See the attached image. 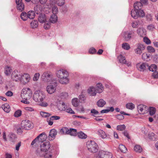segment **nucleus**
I'll list each match as a JSON object with an SVG mask.
<instances>
[{
  "label": "nucleus",
  "mask_w": 158,
  "mask_h": 158,
  "mask_svg": "<svg viewBox=\"0 0 158 158\" xmlns=\"http://www.w3.org/2000/svg\"><path fill=\"white\" fill-rule=\"evenodd\" d=\"M17 9L18 10L22 11L24 8V6L23 3H21L17 5Z\"/></svg>",
  "instance_id": "43"
},
{
  "label": "nucleus",
  "mask_w": 158,
  "mask_h": 158,
  "mask_svg": "<svg viewBox=\"0 0 158 158\" xmlns=\"http://www.w3.org/2000/svg\"><path fill=\"white\" fill-rule=\"evenodd\" d=\"M11 71V69L10 67H7L5 68V73L6 75H8L10 74Z\"/></svg>",
  "instance_id": "49"
},
{
  "label": "nucleus",
  "mask_w": 158,
  "mask_h": 158,
  "mask_svg": "<svg viewBox=\"0 0 158 158\" xmlns=\"http://www.w3.org/2000/svg\"><path fill=\"white\" fill-rule=\"evenodd\" d=\"M126 107L128 109L132 110L135 108V105L132 103H128L126 104Z\"/></svg>",
  "instance_id": "40"
},
{
  "label": "nucleus",
  "mask_w": 158,
  "mask_h": 158,
  "mask_svg": "<svg viewBox=\"0 0 158 158\" xmlns=\"http://www.w3.org/2000/svg\"><path fill=\"white\" fill-rule=\"evenodd\" d=\"M30 25L31 27L32 28H36L38 26V21L36 20H33L31 23Z\"/></svg>",
  "instance_id": "34"
},
{
  "label": "nucleus",
  "mask_w": 158,
  "mask_h": 158,
  "mask_svg": "<svg viewBox=\"0 0 158 158\" xmlns=\"http://www.w3.org/2000/svg\"><path fill=\"white\" fill-rule=\"evenodd\" d=\"M77 135L78 137L81 139H85L87 137V135L81 131H80L77 133Z\"/></svg>",
  "instance_id": "30"
},
{
  "label": "nucleus",
  "mask_w": 158,
  "mask_h": 158,
  "mask_svg": "<svg viewBox=\"0 0 158 158\" xmlns=\"http://www.w3.org/2000/svg\"><path fill=\"white\" fill-rule=\"evenodd\" d=\"M155 134L152 132H151L149 133L148 134V137L149 138L153 140H155L156 139V137Z\"/></svg>",
  "instance_id": "44"
},
{
  "label": "nucleus",
  "mask_w": 158,
  "mask_h": 158,
  "mask_svg": "<svg viewBox=\"0 0 158 158\" xmlns=\"http://www.w3.org/2000/svg\"><path fill=\"white\" fill-rule=\"evenodd\" d=\"M143 41L147 44H151L150 40L147 37H144L143 38Z\"/></svg>",
  "instance_id": "60"
},
{
  "label": "nucleus",
  "mask_w": 158,
  "mask_h": 158,
  "mask_svg": "<svg viewBox=\"0 0 158 158\" xmlns=\"http://www.w3.org/2000/svg\"><path fill=\"white\" fill-rule=\"evenodd\" d=\"M51 23L50 22H47V23L45 22V23L44 25V28L45 29H48L50 28V27Z\"/></svg>",
  "instance_id": "54"
},
{
  "label": "nucleus",
  "mask_w": 158,
  "mask_h": 158,
  "mask_svg": "<svg viewBox=\"0 0 158 158\" xmlns=\"http://www.w3.org/2000/svg\"><path fill=\"white\" fill-rule=\"evenodd\" d=\"M131 16L135 19H136L139 17H143L145 15V13L143 10L139 11L134 10H132L131 12Z\"/></svg>",
  "instance_id": "6"
},
{
  "label": "nucleus",
  "mask_w": 158,
  "mask_h": 158,
  "mask_svg": "<svg viewBox=\"0 0 158 158\" xmlns=\"http://www.w3.org/2000/svg\"><path fill=\"white\" fill-rule=\"evenodd\" d=\"M38 20L40 23H45L46 20V15L44 14L40 13L38 17Z\"/></svg>",
  "instance_id": "18"
},
{
  "label": "nucleus",
  "mask_w": 158,
  "mask_h": 158,
  "mask_svg": "<svg viewBox=\"0 0 158 158\" xmlns=\"http://www.w3.org/2000/svg\"><path fill=\"white\" fill-rule=\"evenodd\" d=\"M64 3V0H57L56 1V4L60 6H63Z\"/></svg>",
  "instance_id": "52"
},
{
  "label": "nucleus",
  "mask_w": 158,
  "mask_h": 158,
  "mask_svg": "<svg viewBox=\"0 0 158 158\" xmlns=\"http://www.w3.org/2000/svg\"><path fill=\"white\" fill-rule=\"evenodd\" d=\"M90 112L92 114L91 115L94 117H96L95 115L99 114V112L95 109H92L91 110Z\"/></svg>",
  "instance_id": "50"
},
{
  "label": "nucleus",
  "mask_w": 158,
  "mask_h": 158,
  "mask_svg": "<svg viewBox=\"0 0 158 158\" xmlns=\"http://www.w3.org/2000/svg\"><path fill=\"white\" fill-rule=\"evenodd\" d=\"M106 102L102 99H99L97 103V105L99 107H103L106 104Z\"/></svg>",
  "instance_id": "25"
},
{
  "label": "nucleus",
  "mask_w": 158,
  "mask_h": 158,
  "mask_svg": "<svg viewBox=\"0 0 158 158\" xmlns=\"http://www.w3.org/2000/svg\"><path fill=\"white\" fill-rule=\"evenodd\" d=\"M42 6L40 5H36L34 8V10L36 14H38L39 13H40L42 10Z\"/></svg>",
  "instance_id": "32"
},
{
  "label": "nucleus",
  "mask_w": 158,
  "mask_h": 158,
  "mask_svg": "<svg viewBox=\"0 0 158 158\" xmlns=\"http://www.w3.org/2000/svg\"><path fill=\"white\" fill-rule=\"evenodd\" d=\"M157 67L156 65L154 64H151L150 66H149L148 64V69L150 71L154 72L156 71L157 69Z\"/></svg>",
  "instance_id": "31"
},
{
  "label": "nucleus",
  "mask_w": 158,
  "mask_h": 158,
  "mask_svg": "<svg viewBox=\"0 0 158 158\" xmlns=\"http://www.w3.org/2000/svg\"><path fill=\"white\" fill-rule=\"evenodd\" d=\"M56 75L59 78L60 82L62 84H67L69 82L68 78L69 74L68 72L65 70L61 69L56 71Z\"/></svg>",
  "instance_id": "1"
},
{
  "label": "nucleus",
  "mask_w": 158,
  "mask_h": 158,
  "mask_svg": "<svg viewBox=\"0 0 158 158\" xmlns=\"http://www.w3.org/2000/svg\"><path fill=\"white\" fill-rule=\"evenodd\" d=\"M59 133L61 135H70L71 136H76L77 134V130L76 129L63 127L60 129Z\"/></svg>",
  "instance_id": "2"
},
{
  "label": "nucleus",
  "mask_w": 158,
  "mask_h": 158,
  "mask_svg": "<svg viewBox=\"0 0 158 158\" xmlns=\"http://www.w3.org/2000/svg\"><path fill=\"white\" fill-rule=\"evenodd\" d=\"M27 14L25 12H22L20 15V17L21 19L24 21H26L28 18L27 17Z\"/></svg>",
  "instance_id": "33"
},
{
  "label": "nucleus",
  "mask_w": 158,
  "mask_h": 158,
  "mask_svg": "<svg viewBox=\"0 0 158 158\" xmlns=\"http://www.w3.org/2000/svg\"><path fill=\"white\" fill-rule=\"evenodd\" d=\"M138 34L141 37H143L145 35V30L143 28H140L137 29Z\"/></svg>",
  "instance_id": "24"
},
{
  "label": "nucleus",
  "mask_w": 158,
  "mask_h": 158,
  "mask_svg": "<svg viewBox=\"0 0 158 158\" xmlns=\"http://www.w3.org/2000/svg\"><path fill=\"white\" fill-rule=\"evenodd\" d=\"M147 49L149 52H154L155 50L154 48L151 46H148L147 48Z\"/></svg>",
  "instance_id": "53"
},
{
  "label": "nucleus",
  "mask_w": 158,
  "mask_h": 158,
  "mask_svg": "<svg viewBox=\"0 0 158 158\" xmlns=\"http://www.w3.org/2000/svg\"><path fill=\"white\" fill-rule=\"evenodd\" d=\"M119 148L122 152L126 153L127 151L126 147L123 144H120L119 146Z\"/></svg>",
  "instance_id": "37"
},
{
  "label": "nucleus",
  "mask_w": 158,
  "mask_h": 158,
  "mask_svg": "<svg viewBox=\"0 0 158 158\" xmlns=\"http://www.w3.org/2000/svg\"><path fill=\"white\" fill-rule=\"evenodd\" d=\"M150 54L146 53H143L142 55V58L143 60L148 61L150 60Z\"/></svg>",
  "instance_id": "35"
},
{
  "label": "nucleus",
  "mask_w": 158,
  "mask_h": 158,
  "mask_svg": "<svg viewBox=\"0 0 158 158\" xmlns=\"http://www.w3.org/2000/svg\"><path fill=\"white\" fill-rule=\"evenodd\" d=\"M17 138L16 135L13 134H11L10 135V140L12 142H15V139Z\"/></svg>",
  "instance_id": "51"
},
{
  "label": "nucleus",
  "mask_w": 158,
  "mask_h": 158,
  "mask_svg": "<svg viewBox=\"0 0 158 158\" xmlns=\"http://www.w3.org/2000/svg\"><path fill=\"white\" fill-rule=\"evenodd\" d=\"M134 150L136 152H140L142 151V148L139 145H136L134 148Z\"/></svg>",
  "instance_id": "42"
},
{
  "label": "nucleus",
  "mask_w": 158,
  "mask_h": 158,
  "mask_svg": "<svg viewBox=\"0 0 158 158\" xmlns=\"http://www.w3.org/2000/svg\"><path fill=\"white\" fill-rule=\"evenodd\" d=\"M40 115L43 117L47 118L49 117L52 115L51 114L43 111H41L40 113Z\"/></svg>",
  "instance_id": "36"
},
{
  "label": "nucleus",
  "mask_w": 158,
  "mask_h": 158,
  "mask_svg": "<svg viewBox=\"0 0 158 158\" xmlns=\"http://www.w3.org/2000/svg\"><path fill=\"white\" fill-rule=\"evenodd\" d=\"M156 110L155 107H149V111L150 114L151 115H153L155 113Z\"/></svg>",
  "instance_id": "38"
},
{
  "label": "nucleus",
  "mask_w": 158,
  "mask_h": 158,
  "mask_svg": "<svg viewBox=\"0 0 158 158\" xmlns=\"http://www.w3.org/2000/svg\"><path fill=\"white\" fill-rule=\"evenodd\" d=\"M2 108L5 112L9 113L10 110V106L7 103L3 104L2 106Z\"/></svg>",
  "instance_id": "23"
},
{
  "label": "nucleus",
  "mask_w": 158,
  "mask_h": 158,
  "mask_svg": "<svg viewBox=\"0 0 158 158\" xmlns=\"http://www.w3.org/2000/svg\"><path fill=\"white\" fill-rule=\"evenodd\" d=\"M136 66L138 70L143 72L145 70L148 69V64L146 62L143 63L141 64L138 63L136 64Z\"/></svg>",
  "instance_id": "11"
},
{
  "label": "nucleus",
  "mask_w": 158,
  "mask_h": 158,
  "mask_svg": "<svg viewBox=\"0 0 158 158\" xmlns=\"http://www.w3.org/2000/svg\"><path fill=\"white\" fill-rule=\"evenodd\" d=\"M30 75L27 73L24 74L20 78V81L23 84H25L28 83L30 80Z\"/></svg>",
  "instance_id": "14"
},
{
  "label": "nucleus",
  "mask_w": 158,
  "mask_h": 158,
  "mask_svg": "<svg viewBox=\"0 0 158 158\" xmlns=\"http://www.w3.org/2000/svg\"><path fill=\"white\" fill-rule=\"evenodd\" d=\"M50 21L52 23H56L57 20V17L56 15L54 14H52L50 18Z\"/></svg>",
  "instance_id": "27"
},
{
  "label": "nucleus",
  "mask_w": 158,
  "mask_h": 158,
  "mask_svg": "<svg viewBox=\"0 0 158 158\" xmlns=\"http://www.w3.org/2000/svg\"><path fill=\"white\" fill-rule=\"evenodd\" d=\"M40 76V74L39 73H35L33 78V80L35 81H37L39 79Z\"/></svg>",
  "instance_id": "56"
},
{
  "label": "nucleus",
  "mask_w": 158,
  "mask_h": 158,
  "mask_svg": "<svg viewBox=\"0 0 158 158\" xmlns=\"http://www.w3.org/2000/svg\"><path fill=\"white\" fill-rule=\"evenodd\" d=\"M12 79L15 81H20V78L21 77V75L20 73L17 70H15L11 74Z\"/></svg>",
  "instance_id": "10"
},
{
  "label": "nucleus",
  "mask_w": 158,
  "mask_h": 158,
  "mask_svg": "<svg viewBox=\"0 0 158 158\" xmlns=\"http://www.w3.org/2000/svg\"><path fill=\"white\" fill-rule=\"evenodd\" d=\"M144 107H143V111L142 112V114H143L146 113L149 111V108L147 106L144 105Z\"/></svg>",
  "instance_id": "58"
},
{
  "label": "nucleus",
  "mask_w": 158,
  "mask_h": 158,
  "mask_svg": "<svg viewBox=\"0 0 158 158\" xmlns=\"http://www.w3.org/2000/svg\"><path fill=\"white\" fill-rule=\"evenodd\" d=\"M43 135L44 136V138H47V136L45 133L44 132L42 133L32 141L31 143V145H33L36 142H39L40 141L38 140L39 138L40 137H42Z\"/></svg>",
  "instance_id": "20"
},
{
  "label": "nucleus",
  "mask_w": 158,
  "mask_h": 158,
  "mask_svg": "<svg viewBox=\"0 0 158 158\" xmlns=\"http://www.w3.org/2000/svg\"><path fill=\"white\" fill-rule=\"evenodd\" d=\"M27 17L28 18L31 19H33L35 16V12L32 10L29 11L27 12Z\"/></svg>",
  "instance_id": "28"
},
{
  "label": "nucleus",
  "mask_w": 158,
  "mask_h": 158,
  "mask_svg": "<svg viewBox=\"0 0 158 158\" xmlns=\"http://www.w3.org/2000/svg\"><path fill=\"white\" fill-rule=\"evenodd\" d=\"M32 95V91L30 88H27L23 89L21 96L23 99H29Z\"/></svg>",
  "instance_id": "5"
},
{
  "label": "nucleus",
  "mask_w": 158,
  "mask_h": 158,
  "mask_svg": "<svg viewBox=\"0 0 158 158\" xmlns=\"http://www.w3.org/2000/svg\"><path fill=\"white\" fill-rule=\"evenodd\" d=\"M117 130L118 131H123L126 128V126L124 125H118L117 127Z\"/></svg>",
  "instance_id": "46"
},
{
  "label": "nucleus",
  "mask_w": 158,
  "mask_h": 158,
  "mask_svg": "<svg viewBox=\"0 0 158 158\" xmlns=\"http://www.w3.org/2000/svg\"><path fill=\"white\" fill-rule=\"evenodd\" d=\"M79 98L80 102H81L85 100L86 98L85 96L83 94L82 92L81 94L79 96Z\"/></svg>",
  "instance_id": "48"
},
{
  "label": "nucleus",
  "mask_w": 158,
  "mask_h": 158,
  "mask_svg": "<svg viewBox=\"0 0 158 158\" xmlns=\"http://www.w3.org/2000/svg\"><path fill=\"white\" fill-rule=\"evenodd\" d=\"M98 134L102 139L106 138L107 135L106 133L102 130L100 129L97 131Z\"/></svg>",
  "instance_id": "26"
},
{
  "label": "nucleus",
  "mask_w": 158,
  "mask_h": 158,
  "mask_svg": "<svg viewBox=\"0 0 158 158\" xmlns=\"http://www.w3.org/2000/svg\"><path fill=\"white\" fill-rule=\"evenodd\" d=\"M22 114V111L19 110H18L15 112L14 114V116L15 117H18L20 116Z\"/></svg>",
  "instance_id": "47"
},
{
  "label": "nucleus",
  "mask_w": 158,
  "mask_h": 158,
  "mask_svg": "<svg viewBox=\"0 0 158 158\" xmlns=\"http://www.w3.org/2000/svg\"><path fill=\"white\" fill-rule=\"evenodd\" d=\"M42 152L43 151H41L40 150V151L38 150H37L36 151V154L37 155V156H40L41 157L43 156H44V154L42 153Z\"/></svg>",
  "instance_id": "61"
},
{
  "label": "nucleus",
  "mask_w": 158,
  "mask_h": 158,
  "mask_svg": "<svg viewBox=\"0 0 158 158\" xmlns=\"http://www.w3.org/2000/svg\"><path fill=\"white\" fill-rule=\"evenodd\" d=\"M73 105L75 107L79 105V102L77 98H73L72 100Z\"/></svg>",
  "instance_id": "39"
},
{
  "label": "nucleus",
  "mask_w": 158,
  "mask_h": 158,
  "mask_svg": "<svg viewBox=\"0 0 158 158\" xmlns=\"http://www.w3.org/2000/svg\"><path fill=\"white\" fill-rule=\"evenodd\" d=\"M98 156L99 158H112V156L110 152L101 151L99 153Z\"/></svg>",
  "instance_id": "9"
},
{
  "label": "nucleus",
  "mask_w": 158,
  "mask_h": 158,
  "mask_svg": "<svg viewBox=\"0 0 158 158\" xmlns=\"http://www.w3.org/2000/svg\"><path fill=\"white\" fill-rule=\"evenodd\" d=\"M122 48L126 50H129L130 48V45L127 43H124L122 44Z\"/></svg>",
  "instance_id": "41"
},
{
  "label": "nucleus",
  "mask_w": 158,
  "mask_h": 158,
  "mask_svg": "<svg viewBox=\"0 0 158 158\" xmlns=\"http://www.w3.org/2000/svg\"><path fill=\"white\" fill-rule=\"evenodd\" d=\"M152 76L155 79H158V72L156 71L152 73Z\"/></svg>",
  "instance_id": "57"
},
{
  "label": "nucleus",
  "mask_w": 158,
  "mask_h": 158,
  "mask_svg": "<svg viewBox=\"0 0 158 158\" xmlns=\"http://www.w3.org/2000/svg\"><path fill=\"white\" fill-rule=\"evenodd\" d=\"M21 127L23 129L28 130L33 127V124L31 121L26 119L22 121L21 123Z\"/></svg>",
  "instance_id": "7"
},
{
  "label": "nucleus",
  "mask_w": 158,
  "mask_h": 158,
  "mask_svg": "<svg viewBox=\"0 0 158 158\" xmlns=\"http://www.w3.org/2000/svg\"><path fill=\"white\" fill-rule=\"evenodd\" d=\"M96 50L94 48H91L89 51V52L90 54H94L96 53Z\"/></svg>",
  "instance_id": "59"
},
{
  "label": "nucleus",
  "mask_w": 158,
  "mask_h": 158,
  "mask_svg": "<svg viewBox=\"0 0 158 158\" xmlns=\"http://www.w3.org/2000/svg\"><path fill=\"white\" fill-rule=\"evenodd\" d=\"M116 117L118 119L122 120L124 119V117L122 114H118L116 116Z\"/></svg>",
  "instance_id": "62"
},
{
  "label": "nucleus",
  "mask_w": 158,
  "mask_h": 158,
  "mask_svg": "<svg viewBox=\"0 0 158 158\" xmlns=\"http://www.w3.org/2000/svg\"><path fill=\"white\" fill-rule=\"evenodd\" d=\"M56 90V88L55 86L51 85H48L47 87V91L48 93L51 94L54 93Z\"/></svg>",
  "instance_id": "22"
},
{
  "label": "nucleus",
  "mask_w": 158,
  "mask_h": 158,
  "mask_svg": "<svg viewBox=\"0 0 158 158\" xmlns=\"http://www.w3.org/2000/svg\"><path fill=\"white\" fill-rule=\"evenodd\" d=\"M119 62L122 64H127L128 66L130 65V64L127 63L126 59L124 56L120 54L118 57Z\"/></svg>",
  "instance_id": "17"
},
{
  "label": "nucleus",
  "mask_w": 158,
  "mask_h": 158,
  "mask_svg": "<svg viewBox=\"0 0 158 158\" xmlns=\"http://www.w3.org/2000/svg\"><path fill=\"white\" fill-rule=\"evenodd\" d=\"M95 88L94 87H90L88 89V92L90 96H94L96 95V92L94 90Z\"/></svg>",
  "instance_id": "29"
},
{
  "label": "nucleus",
  "mask_w": 158,
  "mask_h": 158,
  "mask_svg": "<svg viewBox=\"0 0 158 158\" xmlns=\"http://www.w3.org/2000/svg\"><path fill=\"white\" fill-rule=\"evenodd\" d=\"M52 156V154L50 153H46L44 155V158H51Z\"/></svg>",
  "instance_id": "64"
},
{
  "label": "nucleus",
  "mask_w": 158,
  "mask_h": 158,
  "mask_svg": "<svg viewBox=\"0 0 158 158\" xmlns=\"http://www.w3.org/2000/svg\"><path fill=\"white\" fill-rule=\"evenodd\" d=\"M52 75L49 72H45L42 74L41 78L42 80L46 82H49L52 78Z\"/></svg>",
  "instance_id": "8"
},
{
  "label": "nucleus",
  "mask_w": 158,
  "mask_h": 158,
  "mask_svg": "<svg viewBox=\"0 0 158 158\" xmlns=\"http://www.w3.org/2000/svg\"><path fill=\"white\" fill-rule=\"evenodd\" d=\"M103 89V87L102 86V85L101 83H98L96 85L94 90L96 92V94L98 93H100L102 92Z\"/></svg>",
  "instance_id": "19"
},
{
  "label": "nucleus",
  "mask_w": 158,
  "mask_h": 158,
  "mask_svg": "<svg viewBox=\"0 0 158 158\" xmlns=\"http://www.w3.org/2000/svg\"><path fill=\"white\" fill-rule=\"evenodd\" d=\"M51 145L49 142L43 143L40 144V150L46 152L50 148Z\"/></svg>",
  "instance_id": "13"
},
{
  "label": "nucleus",
  "mask_w": 158,
  "mask_h": 158,
  "mask_svg": "<svg viewBox=\"0 0 158 158\" xmlns=\"http://www.w3.org/2000/svg\"><path fill=\"white\" fill-rule=\"evenodd\" d=\"M66 111L69 113L72 114H75L74 112L70 108H69L66 110Z\"/></svg>",
  "instance_id": "63"
},
{
  "label": "nucleus",
  "mask_w": 158,
  "mask_h": 158,
  "mask_svg": "<svg viewBox=\"0 0 158 158\" xmlns=\"http://www.w3.org/2000/svg\"><path fill=\"white\" fill-rule=\"evenodd\" d=\"M52 10L53 14H55L58 12V9L56 6H55L52 7Z\"/></svg>",
  "instance_id": "55"
},
{
  "label": "nucleus",
  "mask_w": 158,
  "mask_h": 158,
  "mask_svg": "<svg viewBox=\"0 0 158 158\" xmlns=\"http://www.w3.org/2000/svg\"><path fill=\"white\" fill-rule=\"evenodd\" d=\"M45 97L44 93L40 90L35 91L33 95V99L36 102H42Z\"/></svg>",
  "instance_id": "3"
},
{
  "label": "nucleus",
  "mask_w": 158,
  "mask_h": 158,
  "mask_svg": "<svg viewBox=\"0 0 158 158\" xmlns=\"http://www.w3.org/2000/svg\"><path fill=\"white\" fill-rule=\"evenodd\" d=\"M57 134L56 130L54 129L51 130L49 132L48 138L50 140L54 139Z\"/></svg>",
  "instance_id": "16"
},
{
  "label": "nucleus",
  "mask_w": 158,
  "mask_h": 158,
  "mask_svg": "<svg viewBox=\"0 0 158 158\" xmlns=\"http://www.w3.org/2000/svg\"><path fill=\"white\" fill-rule=\"evenodd\" d=\"M142 4L140 2H137L134 3V7L135 9L139 11L143 10H141L142 7Z\"/></svg>",
  "instance_id": "21"
},
{
  "label": "nucleus",
  "mask_w": 158,
  "mask_h": 158,
  "mask_svg": "<svg viewBox=\"0 0 158 158\" xmlns=\"http://www.w3.org/2000/svg\"><path fill=\"white\" fill-rule=\"evenodd\" d=\"M87 147L89 151L93 153H95L98 151V146L94 141H90L87 143Z\"/></svg>",
  "instance_id": "4"
},
{
  "label": "nucleus",
  "mask_w": 158,
  "mask_h": 158,
  "mask_svg": "<svg viewBox=\"0 0 158 158\" xmlns=\"http://www.w3.org/2000/svg\"><path fill=\"white\" fill-rule=\"evenodd\" d=\"M145 48V46L143 44L138 43L137 45V48L135 49V52L137 54H141Z\"/></svg>",
  "instance_id": "15"
},
{
  "label": "nucleus",
  "mask_w": 158,
  "mask_h": 158,
  "mask_svg": "<svg viewBox=\"0 0 158 158\" xmlns=\"http://www.w3.org/2000/svg\"><path fill=\"white\" fill-rule=\"evenodd\" d=\"M134 33V31H132L129 32H124L123 35V37L126 41H127L131 40Z\"/></svg>",
  "instance_id": "12"
},
{
  "label": "nucleus",
  "mask_w": 158,
  "mask_h": 158,
  "mask_svg": "<svg viewBox=\"0 0 158 158\" xmlns=\"http://www.w3.org/2000/svg\"><path fill=\"white\" fill-rule=\"evenodd\" d=\"M144 105H139L138 106L137 109L139 113L142 114L143 111V107H144Z\"/></svg>",
  "instance_id": "45"
}]
</instances>
